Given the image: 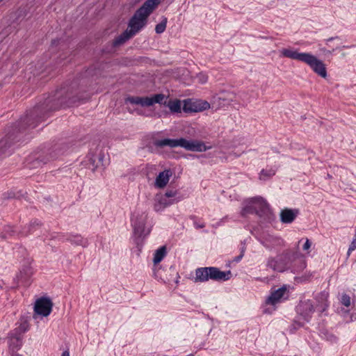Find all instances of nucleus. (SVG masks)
I'll return each instance as SVG.
<instances>
[{
  "label": "nucleus",
  "mask_w": 356,
  "mask_h": 356,
  "mask_svg": "<svg viewBox=\"0 0 356 356\" xmlns=\"http://www.w3.org/2000/svg\"><path fill=\"white\" fill-rule=\"evenodd\" d=\"M80 98L74 95L72 90L61 88L56 91L54 97L47 99L42 105L35 106L24 118H21L17 124V132L22 133L27 129L35 128L38 123L44 121L47 117V111H44V106H49L50 103H54L47 110L52 111L59 108L63 106H70L79 101Z\"/></svg>",
  "instance_id": "nucleus-1"
},
{
  "label": "nucleus",
  "mask_w": 356,
  "mask_h": 356,
  "mask_svg": "<svg viewBox=\"0 0 356 356\" xmlns=\"http://www.w3.org/2000/svg\"><path fill=\"white\" fill-rule=\"evenodd\" d=\"M154 10L149 3L145 1L130 18L128 29L113 40V47L122 45L143 29L147 24L149 16Z\"/></svg>",
  "instance_id": "nucleus-2"
},
{
  "label": "nucleus",
  "mask_w": 356,
  "mask_h": 356,
  "mask_svg": "<svg viewBox=\"0 0 356 356\" xmlns=\"http://www.w3.org/2000/svg\"><path fill=\"white\" fill-rule=\"evenodd\" d=\"M280 53V56L282 57L305 63L318 75L323 78H326L327 71L325 65L314 55L306 52L300 53L297 50H294L291 48L282 49Z\"/></svg>",
  "instance_id": "nucleus-3"
},
{
  "label": "nucleus",
  "mask_w": 356,
  "mask_h": 356,
  "mask_svg": "<svg viewBox=\"0 0 356 356\" xmlns=\"http://www.w3.org/2000/svg\"><path fill=\"white\" fill-rule=\"evenodd\" d=\"M232 277V272L230 270L221 271L216 267L202 268V282L207 281L209 279L215 281H227Z\"/></svg>",
  "instance_id": "nucleus-4"
},
{
  "label": "nucleus",
  "mask_w": 356,
  "mask_h": 356,
  "mask_svg": "<svg viewBox=\"0 0 356 356\" xmlns=\"http://www.w3.org/2000/svg\"><path fill=\"white\" fill-rule=\"evenodd\" d=\"M291 259L288 254L277 255L275 257H269L266 266L274 271L282 273L291 267Z\"/></svg>",
  "instance_id": "nucleus-5"
},
{
  "label": "nucleus",
  "mask_w": 356,
  "mask_h": 356,
  "mask_svg": "<svg viewBox=\"0 0 356 356\" xmlns=\"http://www.w3.org/2000/svg\"><path fill=\"white\" fill-rule=\"evenodd\" d=\"M287 291L286 286H283L278 289L270 293V296L266 300V305L270 307L266 308L264 312L266 314H270L275 310V305L280 303L284 299V295Z\"/></svg>",
  "instance_id": "nucleus-6"
},
{
  "label": "nucleus",
  "mask_w": 356,
  "mask_h": 356,
  "mask_svg": "<svg viewBox=\"0 0 356 356\" xmlns=\"http://www.w3.org/2000/svg\"><path fill=\"white\" fill-rule=\"evenodd\" d=\"M232 101V97L225 98L215 95L212 97L210 102H208L207 101H202V111L210 108L216 111L225 104H229Z\"/></svg>",
  "instance_id": "nucleus-7"
},
{
  "label": "nucleus",
  "mask_w": 356,
  "mask_h": 356,
  "mask_svg": "<svg viewBox=\"0 0 356 356\" xmlns=\"http://www.w3.org/2000/svg\"><path fill=\"white\" fill-rule=\"evenodd\" d=\"M297 314L306 322H308L314 312V307L310 300H301L296 307Z\"/></svg>",
  "instance_id": "nucleus-8"
},
{
  "label": "nucleus",
  "mask_w": 356,
  "mask_h": 356,
  "mask_svg": "<svg viewBox=\"0 0 356 356\" xmlns=\"http://www.w3.org/2000/svg\"><path fill=\"white\" fill-rule=\"evenodd\" d=\"M53 307L51 300L48 298H40L36 300L34 311L37 314L47 316L50 314Z\"/></svg>",
  "instance_id": "nucleus-9"
},
{
  "label": "nucleus",
  "mask_w": 356,
  "mask_h": 356,
  "mask_svg": "<svg viewBox=\"0 0 356 356\" xmlns=\"http://www.w3.org/2000/svg\"><path fill=\"white\" fill-rule=\"evenodd\" d=\"M33 259L31 258H25L19 269V273L17 275V278L22 282L27 281L33 274V269L31 263Z\"/></svg>",
  "instance_id": "nucleus-10"
},
{
  "label": "nucleus",
  "mask_w": 356,
  "mask_h": 356,
  "mask_svg": "<svg viewBox=\"0 0 356 356\" xmlns=\"http://www.w3.org/2000/svg\"><path fill=\"white\" fill-rule=\"evenodd\" d=\"M181 147L187 150L200 151V143H194L183 138L174 139V147Z\"/></svg>",
  "instance_id": "nucleus-11"
},
{
  "label": "nucleus",
  "mask_w": 356,
  "mask_h": 356,
  "mask_svg": "<svg viewBox=\"0 0 356 356\" xmlns=\"http://www.w3.org/2000/svg\"><path fill=\"white\" fill-rule=\"evenodd\" d=\"M17 138V136H15L14 132H9L5 138L0 140V155L4 154L15 142L19 140Z\"/></svg>",
  "instance_id": "nucleus-12"
},
{
  "label": "nucleus",
  "mask_w": 356,
  "mask_h": 356,
  "mask_svg": "<svg viewBox=\"0 0 356 356\" xmlns=\"http://www.w3.org/2000/svg\"><path fill=\"white\" fill-rule=\"evenodd\" d=\"M250 203L254 204L257 209L260 211L261 216L266 213L269 210L268 204L261 197H254L251 198Z\"/></svg>",
  "instance_id": "nucleus-13"
},
{
  "label": "nucleus",
  "mask_w": 356,
  "mask_h": 356,
  "mask_svg": "<svg viewBox=\"0 0 356 356\" xmlns=\"http://www.w3.org/2000/svg\"><path fill=\"white\" fill-rule=\"evenodd\" d=\"M298 213V210L284 209L280 212V220L283 223H291Z\"/></svg>",
  "instance_id": "nucleus-14"
},
{
  "label": "nucleus",
  "mask_w": 356,
  "mask_h": 356,
  "mask_svg": "<svg viewBox=\"0 0 356 356\" xmlns=\"http://www.w3.org/2000/svg\"><path fill=\"white\" fill-rule=\"evenodd\" d=\"M170 176L171 172L169 170L160 172L156 178V186L160 188L165 187L167 185Z\"/></svg>",
  "instance_id": "nucleus-15"
},
{
  "label": "nucleus",
  "mask_w": 356,
  "mask_h": 356,
  "mask_svg": "<svg viewBox=\"0 0 356 356\" xmlns=\"http://www.w3.org/2000/svg\"><path fill=\"white\" fill-rule=\"evenodd\" d=\"M256 213L261 216L260 211L257 209L254 204L250 203V199L244 202V206L241 210V215L245 216L248 214Z\"/></svg>",
  "instance_id": "nucleus-16"
},
{
  "label": "nucleus",
  "mask_w": 356,
  "mask_h": 356,
  "mask_svg": "<svg viewBox=\"0 0 356 356\" xmlns=\"http://www.w3.org/2000/svg\"><path fill=\"white\" fill-rule=\"evenodd\" d=\"M174 200H168V197L165 195L161 196L157 202L154 204V209L156 211H159L165 209V207L173 204Z\"/></svg>",
  "instance_id": "nucleus-17"
},
{
  "label": "nucleus",
  "mask_w": 356,
  "mask_h": 356,
  "mask_svg": "<svg viewBox=\"0 0 356 356\" xmlns=\"http://www.w3.org/2000/svg\"><path fill=\"white\" fill-rule=\"evenodd\" d=\"M60 154V151H58V147H54L53 149H49L47 150V156L45 158L38 157V160L44 163H47L51 160H54L58 157V156Z\"/></svg>",
  "instance_id": "nucleus-18"
},
{
  "label": "nucleus",
  "mask_w": 356,
  "mask_h": 356,
  "mask_svg": "<svg viewBox=\"0 0 356 356\" xmlns=\"http://www.w3.org/2000/svg\"><path fill=\"white\" fill-rule=\"evenodd\" d=\"M103 157L101 154L98 155L92 154L89 157L88 163H87L88 168H91L92 170H95L102 163Z\"/></svg>",
  "instance_id": "nucleus-19"
},
{
  "label": "nucleus",
  "mask_w": 356,
  "mask_h": 356,
  "mask_svg": "<svg viewBox=\"0 0 356 356\" xmlns=\"http://www.w3.org/2000/svg\"><path fill=\"white\" fill-rule=\"evenodd\" d=\"M327 297H328L327 293H325V292L321 293L318 296L317 300H318V304L316 306V307L319 312H323L327 309V307L328 306Z\"/></svg>",
  "instance_id": "nucleus-20"
},
{
  "label": "nucleus",
  "mask_w": 356,
  "mask_h": 356,
  "mask_svg": "<svg viewBox=\"0 0 356 356\" xmlns=\"http://www.w3.org/2000/svg\"><path fill=\"white\" fill-rule=\"evenodd\" d=\"M126 102L132 104L140 105L142 106H149V104H147L148 97H129L127 98Z\"/></svg>",
  "instance_id": "nucleus-21"
},
{
  "label": "nucleus",
  "mask_w": 356,
  "mask_h": 356,
  "mask_svg": "<svg viewBox=\"0 0 356 356\" xmlns=\"http://www.w3.org/2000/svg\"><path fill=\"white\" fill-rule=\"evenodd\" d=\"M42 226V223L38 220H32L29 226H28V230L27 231H22L20 232V234L22 236H27L28 234L33 233L35 230L40 229Z\"/></svg>",
  "instance_id": "nucleus-22"
},
{
  "label": "nucleus",
  "mask_w": 356,
  "mask_h": 356,
  "mask_svg": "<svg viewBox=\"0 0 356 356\" xmlns=\"http://www.w3.org/2000/svg\"><path fill=\"white\" fill-rule=\"evenodd\" d=\"M134 234L138 237H141L145 232V223L143 220H135L133 222Z\"/></svg>",
  "instance_id": "nucleus-23"
},
{
  "label": "nucleus",
  "mask_w": 356,
  "mask_h": 356,
  "mask_svg": "<svg viewBox=\"0 0 356 356\" xmlns=\"http://www.w3.org/2000/svg\"><path fill=\"white\" fill-rule=\"evenodd\" d=\"M167 253L166 247L165 245L161 246L158 250H156L153 261L155 264H159L162 261Z\"/></svg>",
  "instance_id": "nucleus-24"
},
{
  "label": "nucleus",
  "mask_w": 356,
  "mask_h": 356,
  "mask_svg": "<svg viewBox=\"0 0 356 356\" xmlns=\"http://www.w3.org/2000/svg\"><path fill=\"white\" fill-rule=\"evenodd\" d=\"M68 240L73 244L76 245H81L82 247H86L88 245V241L86 238H83L80 235H73L71 236Z\"/></svg>",
  "instance_id": "nucleus-25"
},
{
  "label": "nucleus",
  "mask_w": 356,
  "mask_h": 356,
  "mask_svg": "<svg viewBox=\"0 0 356 356\" xmlns=\"http://www.w3.org/2000/svg\"><path fill=\"white\" fill-rule=\"evenodd\" d=\"M154 145L157 147H163L165 146L174 147V139L165 138L162 140H157L154 142Z\"/></svg>",
  "instance_id": "nucleus-26"
},
{
  "label": "nucleus",
  "mask_w": 356,
  "mask_h": 356,
  "mask_svg": "<svg viewBox=\"0 0 356 356\" xmlns=\"http://www.w3.org/2000/svg\"><path fill=\"white\" fill-rule=\"evenodd\" d=\"M16 231L14 227L6 225L3 228V231L1 234V237L2 238H6L8 236H13L15 234Z\"/></svg>",
  "instance_id": "nucleus-27"
},
{
  "label": "nucleus",
  "mask_w": 356,
  "mask_h": 356,
  "mask_svg": "<svg viewBox=\"0 0 356 356\" xmlns=\"http://www.w3.org/2000/svg\"><path fill=\"white\" fill-rule=\"evenodd\" d=\"M165 99V95L163 94H157L154 95L152 97H148V104L149 106L153 105L155 103L161 104L163 100Z\"/></svg>",
  "instance_id": "nucleus-28"
},
{
  "label": "nucleus",
  "mask_w": 356,
  "mask_h": 356,
  "mask_svg": "<svg viewBox=\"0 0 356 356\" xmlns=\"http://www.w3.org/2000/svg\"><path fill=\"white\" fill-rule=\"evenodd\" d=\"M168 106L172 112L179 113L181 111V103L179 100L170 101Z\"/></svg>",
  "instance_id": "nucleus-29"
},
{
  "label": "nucleus",
  "mask_w": 356,
  "mask_h": 356,
  "mask_svg": "<svg viewBox=\"0 0 356 356\" xmlns=\"http://www.w3.org/2000/svg\"><path fill=\"white\" fill-rule=\"evenodd\" d=\"M167 25V18L163 17L162 21L156 25L155 31L156 33L160 34L165 31Z\"/></svg>",
  "instance_id": "nucleus-30"
},
{
  "label": "nucleus",
  "mask_w": 356,
  "mask_h": 356,
  "mask_svg": "<svg viewBox=\"0 0 356 356\" xmlns=\"http://www.w3.org/2000/svg\"><path fill=\"white\" fill-rule=\"evenodd\" d=\"M275 173V171L274 170H262L260 173L259 178L261 179H264L266 177H270L274 175Z\"/></svg>",
  "instance_id": "nucleus-31"
},
{
  "label": "nucleus",
  "mask_w": 356,
  "mask_h": 356,
  "mask_svg": "<svg viewBox=\"0 0 356 356\" xmlns=\"http://www.w3.org/2000/svg\"><path fill=\"white\" fill-rule=\"evenodd\" d=\"M22 346L21 342L18 339H16L15 342H13L10 344V349L12 352H14L15 350H17L20 348Z\"/></svg>",
  "instance_id": "nucleus-32"
},
{
  "label": "nucleus",
  "mask_w": 356,
  "mask_h": 356,
  "mask_svg": "<svg viewBox=\"0 0 356 356\" xmlns=\"http://www.w3.org/2000/svg\"><path fill=\"white\" fill-rule=\"evenodd\" d=\"M356 249V227L355 229V236L354 238L349 246V248L348 250V255L349 256L350 253Z\"/></svg>",
  "instance_id": "nucleus-33"
},
{
  "label": "nucleus",
  "mask_w": 356,
  "mask_h": 356,
  "mask_svg": "<svg viewBox=\"0 0 356 356\" xmlns=\"http://www.w3.org/2000/svg\"><path fill=\"white\" fill-rule=\"evenodd\" d=\"M341 302L343 305L346 307H349L350 305V298L348 295L344 294L341 297Z\"/></svg>",
  "instance_id": "nucleus-34"
},
{
  "label": "nucleus",
  "mask_w": 356,
  "mask_h": 356,
  "mask_svg": "<svg viewBox=\"0 0 356 356\" xmlns=\"http://www.w3.org/2000/svg\"><path fill=\"white\" fill-rule=\"evenodd\" d=\"M177 194V190L171 189V190H168L163 195H165L168 198H170V197H176Z\"/></svg>",
  "instance_id": "nucleus-35"
},
{
  "label": "nucleus",
  "mask_w": 356,
  "mask_h": 356,
  "mask_svg": "<svg viewBox=\"0 0 356 356\" xmlns=\"http://www.w3.org/2000/svg\"><path fill=\"white\" fill-rule=\"evenodd\" d=\"M160 0H147L145 1L147 3H149L150 6H152L154 9L156 8L158 5L159 4Z\"/></svg>",
  "instance_id": "nucleus-36"
},
{
  "label": "nucleus",
  "mask_w": 356,
  "mask_h": 356,
  "mask_svg": "<svg viewBox=\"0 0 356 356\" xmlns=\"http://www.w3.org/2000/svg\"><path fill=\"white\" fill-rule=\"evenodd\" d=\"M320 51L322 52L323 54L325 56L331 55L332 52L334 51V49L332 50H327L325 47L320 48Z\"/></svg>",
  "instance_id": "nucleus-37"
},
{
  "label": "nucleus",
  "mask_w": 356,
  "mask_h": 356,
  "mask_svg": "<svg viewBox=\"0 0 356 356\" xmlns=\"http://www.w3.org/2000/svg\"><path fill=\"white\" fill-rule=\"evenodd\" d=\"M311 245L312 243L310 242V241L308 238H306L305 243L302 246V249L304 250H308L310 248Z\"/></svg>",
  "instance_id": "nucleus-38"
},
{
  "label": "nucleus",
  "mask_w": 356,
  "mask_h": 356,
  "mask_svg": "<svg viewBox=\"0 0 356 356\" xmlns=\"http://www.w3.org/2000/svg\"><path fill=\"white\" fill-rule=\"evenodd\" d=\"M244 252H245V248H242L240 255L238 257H236L234 258V261L236 262H238L244 256Z\"/></svg>",
  "instance_id": "nucleus-39"
},
{
  "label": "nucleus",
  "mask_w": 356,
  "mask_h": 356,
  "mask_svg": "<svg viewBox=\"0 0 356 356\" xmlns=\"http://www.w3.org/2000/svg\"><path fill=\"white\" fill-rule=\"evenodd\" d=\"M200 268H197L196 270H195V274H196V276L195 277V282H198L200 280Z\"/></svg>",
  "instance_id": "nucleus-40"
},
{
  "label": "nucleus",
  "mask_w": 356,
  "mask_h": 356,
  "mask_svg": "<svg viewBox=\"0 0 356 356\" xmlns=\"http://www.w3.org/2000/svg\"><path fill=\"white\" fill-rule=\"evenodd\" d=\"M300 261H301V266L299 269L300 270L304 269L306 266L305 262L302 259H301Z\"/></svg>",
  "instance_id": "nucleus-41"
},
{
  "label": "nucleus",
  "mask_w": 356,
  "mask_h": 356,
  "mask_svg": "<svg viewBox=\"0 0 356 356\" xmlns=\"http://www.w3.org/2000/svg\"><path fill=\"white\" fill-rule=\"evenodd\" d=\"M337 38H338V37H334H334H332V38H328V39L325 40V43H326V44H328L329 42H330V41H332V40H334V39H337Z\"/></svg>",
  "instance_id": "nucleus-42"
},
{
  "label": "nucleus",
  "mask_w": 356,
  "mask_h": 356,
  "mask_svg": "<svg viewBox=\"0 0 356 356\" xmlns=\"http://www.w3.org/2000/svg\"><path fill=\"white\" fill-rule=\"evenodd\" d=\"M211 147H207L204 144L202 143V152L206 151L207 149H209Z\"/></svg>",
  "instance_id": "nucleus-43"
},
{
  "label": "nucleus",
  "mask_w": 356,
  "mask_h": 356,
  "mask_svg": "<svg viewBox=\"0 0 356 356\" xmlns=\"http://www.w3.org/2000/svg\"><path fill=\"white\" fill-rule=\"evenodd\" d=\"M184 110L185 111H192V109H191V108H188V107L187 106V104H186V102H185V104H184Z\"/></svg>",
  "instance_id": "nucleus-44"
},
{
  "label": "nucleus",
  "mask_w": 356,
  "mask_h": 356,
  "mask_svg": "<svg viewBox=\"0 0 356 356\" xmlns=\"http://www.w3.org/2000/svg\"><path fill=\"white\" fill-rule=\"evenodd\" d=\"M61 356H70V353L67 350H65L62 353Z\"/></svg>",
  "instance_id": "nucleus-45"
},
{
  "label": "nucleus",
  "mask_w": 356,
  "mask_h": 356,
  "mask_svg": "<svg viewBox=\"0 0 356 356\" xmlns=\"http://www.w3.org/2000/svg\"><path fill=\"white\" fill-rule=\"evenodd\" d=\"M207 77L204 76H202V79H201L202 83L207 82Z\"/></svg>",
  "instance_id": "nucleus-46"
},
{
  "label": "nucleus",
  "mask_w": 356,
  "mask_h": 356,
  "mask_svg": "<svg viewBox=\"0 0 356 356\" xmlns=\"http://www.w3.org/2000/svg\"><path fill=\"white\" fill-rule=\"evenodd\" d=\"M243 152V151L239 154L234 153V154L236 155V156H239Z\"/></svg>",
  "instance_id": "nucleus-47"
},
{
  "label": "nucleus",
  "mask_w": 356,
  "mask_h": 356,
  "mask_svg": "<svg viewBox=\"0 0 356 356\" xmlns=\"http://www.w3.org/2000/svg\"><path fill=\"white\" fill-rule=\"evenodd\" d=\"M56 44V40L52 41V44Z\"/></svg>",
  "instance_id": "nucleus-48"
},
{
  "label": "nucleus",
  "mask_w": 356,
  "mask_h": 356,
  "mask_svg": "<svg viewBox=\"0 0 356 356\" xmlns=\"http://www.w3.org/2000/svg\"><path fill=\"white\" fill-rule=\"evenodd\" d=\"M3 0H0V2L2 1Z\"/></svg>",
  "instance_id": "nucleus-49"
}]
</instances>
